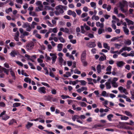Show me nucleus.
<instances>
[{"label": "nucleus", "instance_id": "obj_55", "mask_svg": "<svg viewBox=\"0 0 134 134\" xmlns=\"http://www.w3.org/2000/svg\"><path fill=\"white\" fill-rule=\"evenodd\" d=\"M119 38V36H117L116 37H114L112 38L111 39V41H114L116 40H118Z\"/></svg>", "mask_w": 134, "mask_h": 134}, {"label": "nucleus", "instance_id": "obj_4", "mask_svg": "<svg viewBox=\"0 0 134 134\" xmlns=\"http://www.w3.org/2000/svg\"><path fill=\"white\" fill-rule=\"evenodd\" d=\"M19 52L15 50L12 51L10 53V55L12 57H15L16 55H17L19 54Z\"/></svg>", "mask_w": 134, "mask_h": 134}, {"label": "nucleus", "instance_id": "obj_52", "mask_svg": "<svg viewBox=\"0 0 134 134\" xmlns=\"http://www.w3.org/2000/svg\"><path fill=\"white\" fill-rule=\"evenodd\" d=\"M102 29L101 28H99L98 29V33L99 34H102V33H103V31H102Z\"/></svg>", "mask_w": 134, "mask_h": 134}, {"label": "nucleus", "instance_id": "obj_28", "mask_svg": "<svg viewBox=\"0 0 134 134\" xmlns=\"http://www.w3.org/2000/svg\"><path fill=\"white\" fill-rule=\"evenodd\" d=\"M113 117V115L112 114H110L107 116V117L108 120L109 121L112 120L111 118Z\"/></svg>", "mask_w": 134, "mask_h": 134}, {"label": "nucleus", "instance_id": "obj_7", "mask_svg": "<svg viewBox=\"0 0 134 134\" xmlns=\"http://www.w3.org/2000/svg\"><path fill=\"white\" fill-rule=\"evenodd\" d=\"M46 88L44 87H40L38 90V92L40 93L45 94L46 93Z\"/></svg>", "mask_w": 134, "mask_h": 134}, {"label": "nucleus", "instance_id": "obj_47", "mask_svg": "<svg viewBox=\"0 0 134 134\" xmlns=\"http://www.w3.org/2000/svg\"><path fill=\"white\" fill-rule=\"evenodd\" d=\"M132 76V75L131 73L129 72L127 74V77L128 79H130L131 77Z\"/></svg>", "mask_w": 134, "mask_h": 134}, {"label": "nucleus", "instance_id": "obj_42", "mask_svg": "<svg viewBox=\"0 0 134 134\" xmlns=\"http://www.w3.org/2000/svg\"><path fill=\"white\" fill-rule=\"evenodd\" d=\"M51 92L52 94H55L57 93V90L54 89H53L52 90Z\"/></svg>", "mask_w": 134, "mask_h": 134}, {"label": "nucleus", "instance_id": "obj_17", "mask_svg": "<svg viewBox=\"0 0 134 134\" xmlns=\"http://www.w3.org/2000/svg\"><path fill=\"white\" fill-rule=\"evenodd\" d=\"M10 72L11 76L13 78V79L15 80L16 78L14 72L12 70L10 71Z\"/></svg>", "mask_w": 134, "mask_h": 134}, {"label": "nucleus", "instance_id": "obj_19", "mask_svg": "<svg viewBox=\"0 0 134 134\" xmlns=\"http://www.w3.org/2000/svg\"><path fill=\"white\" fill-rule=\"evenodd\" d=\"M2 69L4 72L7 75H8L9 74V69H7L4 68L2 67Z\"/></svg>", "mask_w": 134, "mask_h": 134}, {"label": "nucleus", "instance_id": "obj_12", "mask_svg": "<svg viewBox=\"0 0 134 134\" xmlns=\"http://www.w3.org/2000/svg\"><path fill=\"white\" fill-rule=\"evenodd\" d=\"M125 20L126 21L128 25H133L134 24V22L132 21L129 19L127 18H125Z\"/></svg>", "mask_w": 134, "mask_h": 134}, {"label": "nucleus", "instance_id": "obj_51", "mask_svg": "<svg viewBox=\"0 0 134 134\" xmlns=\"http://www.w3.org/2000/svg\"><path fill=\"white\" fill-rule=\"evenodd\" d=\"M41 83L42 85L45 86H46L48 87H50V86L47 83L44 82H42Z\"/></svg>", "mask_w": 134, "mask_h": 134}, {"label": "nucleus", "instance_id": "obj_49", "mask_svg": "<svg viewBox=\"0 0 134 134\" xmlns=\"http://www.w3.org/2000/svg\"><path fill=\"white\" fill-rule=\"evenodd\" d=\"M47 24L48 25L51 27H53L54 26V25H53L52 24L51 22L49 21H48L47 22Z\"/></svg>", "mask_w": 134, "mask_h": 134}, {"label": "nucleus", "instance_id": "obj_61", "mask_svg": "<svg viewBox=\"0 0 134 134\" xmlns=\"http://www.w3.org/2000/svg\"><path fill=\"white\" fill-rule=\"evenodd\" d=\"M16 1L18 3H20V4H22L23 2L22 0H16Z\"/></svg>", "mask_w": 134, "mask_h": 134}, {"label": "nucleus", "instance_id": "obj_53", "mask_svg": "<svg viewBox=\"0 0 134 134\" xmlns=\"http://www.w3.org/2000/svg\"><path fill=\"white\" fill-rule=\"evenodd\" d=\"M5 105L4 103L3 102H0V107H4Z\"/></svg>", "mask_w": 134, "mask_h": 134}, {"label": "nucleus", "instance_id": "obj_23", "mask_svg": "<svg viewBox=\"0 0 134 134\" xmlns=\"http://www.w3.org/2000/svg\"><path fill=\"white\" fill-rule=\"evenodd\" d=\"M77 81L80 82L82 86H85L86 85V82L85 80H77Z\"/></svg>", "mask_w": 134, "mask_h": 134}, {"label": "nucleus", "instance_id": "obj_15", "mask_svg": "<svg viewBox=\"0 0 134 134\" xmlns=\"http://www.w3.org/2000/svg\"><path fill=\"white\" fill-rule=\"evenodd\" d=\"M106 59V56L105 55H104V56H100L99 59L100 62H102Z\"/></svg>", "mask_w": 134, "mask_h": 134}, {"label": "nucleus", "instance_id": "obj_45", "mask_svg": "<svg viewBox=\"0 0 134 134\" xmlns=\"http://www.w3.org/2000/svg\"><path fill=\"white\" fill-rule=\"evenodd\" d=\"M112 67L110 65L108 66L107 68L106 71H110L111 70Z\"/></svg>", "mask_w": 134, "mask_h": 134}, {"label": "nucleus", "instance_id": "obj_24", "mask_svg": "<svg viewBox=\"0 0 134 134\" xmlns=\"http://www.w3.org/2000/svg\"><path fill=\"white\" fill-rule=\"evenodd\" d=\"M125 114L127 116H130L131 117L133 116L131 113L129 111H125Z\"/></svg>", "mask_w": 134, "mask_h": 134}, {"label": "nucleus", "instance_id": "obj_36", "mask_svg": "<svg viewBox=\"0 0 134 134\" xmlns=\"http://www.w3.org/2000/svg\"><path fill=\"white\" fill-rule=\"evenodd\" d=\"M15 62L18 65L20 66H23V64L20 62L18 61H15Z\"/></svg>", "mask_w": 134, "mask_h": 134}, {"label": "nucleus", "instance_id": "obj_46", "mask_svg": "<svg viewBox=\"0 0 134 134\" xmlns=\"http://www.w3.org/2000/svg\"><path fill=\"white\" fill-rule=\"evenodd\" d=\"M81 32L83 34L85 33V31L84 30V27L82 25L81 26Z\"/></svg>", "mask_w": 134, "mask_h": 134}, {"label": "nucleus", "instance_id": "obj_14", "mask_svg": "<svg viewBox=\"0 0 134 134\" xmlns=\"http://www.w3.org/2000/svg\"><path fill=\"white\" fill-rule=\"evenodd\" d=\"M44 99L46 100L47 101H50L51 99L53 98L52 97L48 95V96H44Z\"/></svg>", "mask_w": 134, "mask_h": 134}, {"label": "nucleus", "instance_id": "obj_34", "mask_svg": "<svg viewBox=\"0 0 134 134\" xmlns=\"http://www.w3.org/2000/svg\"><path fill=\"white\" fill-rule=\"evenodd\" d=\"M91 6L92 7H94V9L96 8V4L95 3L93 2H92L90 3Z\"/></svg>", "mask_w": 134, "mask_h": 134}, {"label": "nucleus", "instance_id": "obj_8", "mask_svg": "<svg viewBox=\"0 0 134 134\" xmlns=\"http://www.w3.org/2000/svg\"><path fill=\"white\" fill-rule=\"evenodd\" d=\"M34 46V45L33 44L30 43L27 44L26 45V47L27 50H30L33 48Z\"/></svg>", "mask_w": 134, "mask_h": 134}, {"label": "nucleus", "instance_id": "obj_57", "mask_svg": "<svg viewBox=\"0 0 134 134\" xmlns=\"http://www.w3.org/2000/svg\"><path fill=\"white\" fill-rule=\"evenodd\" d=\"M114 12L116 14H118V12L117 8L116 7H115L114 8Z\"/></svg>", "mask_w": 134, "mask_h": 134}, {"label": "nucleus", "instance_id": "obj_22", "mask_svg": "<svg viewBox=\"0 0 134 134\" xmlns=\"http://www.w3.org/2000/svg\"><path fill=\"white\" fill-rule=\"evenodd\" d=\"M105 85L107 89H110L111 88V86L110 85V83L107 82L105 83Z\"/></svg>", "mask_w": 134, "mask_h": 134}, {"label": "nucleus", "instance_id": "obj_38", "mask_svg": "<svg viewBox=\"0 0 134 134\" xmlns=\"http://www.w3.org/2000/svg\"><path fill=\"white\" fill-rule=\"evenodd\" d=\"M12 9L11 8H9L5 10V12L7 13H9L10 12H12Z\"/></svg>", "mask_w": 134, "mask_h": 134}, {"label": "nucleus", "instance_id": "obj_64", "mask_svg": "<svg viewBox=\"0 0 134 134\" xmlns=\"http://www.w3.org/2000/svg\"><path fill=\"white\" fill-rule=\"evenodd\" d=\"M88 36L89 37L91 38H92L94 37L93 35L92 34H89L88 35Z\"/></svg>", "mask_w": 134, "mask_h": 134}, {"label": "nucleus", "instance_id": "obj_35", "mask_svg": "<svg viewBox=\"0 0 134 134\" xmlns=\"http://www.w3.org/2000/svg\"><path fill=\"white\" fill-rule=\"evenodd\" d=\"M28 64L30 65V66H31V69H36L35 67H34V65L32 63L29 62L28 63Z\"/></svg>", "mask_w": 134, "mask_h": 134}, {"label": "nucleus", "instance_id": "obj_2", "mask_svg": "<svg viewBox=\"0 0 134 134\" xmlns=\"http://www.w3.org/2000/svg\"><path fill=\"white\" fill-rule=\"evenodd\" d=\"M86 51L85 50L82 53L81 55V60L84 66H86L88 64L86 60Z\"/></svg>", "mask_w": 134, "mask_h": 134}, {"label": "nucleus", "instance_id": "obj_26", "mask_svg": "<svg viewBox=\"0 0 134 134\" xmlns=\"http://www.w3.org/2000/svg\"><path fill=\"white\" fill-rule=\"evenodd\" d=\"M127 2L126 1H124L123 2V3H120V9H121L122 8H123L125 6L124 4H125Z\"/></svg>", "mask_w": 134, "mask_h": 134}, {"label": "nucleus", "instance_id": "obj_48", "mask_svg": "<svg viewBox=\"0 0 134 134\" xmlns=\"http://www.w3.org/2000/svg\"><path fill=\"white\" fill-rule=\"evenodd\" d=\"M43 69L44 70L46 71V72L45 73V74L46 75H48L49 74V72L47 68V67H44L43 68Z\"/></svg>", "mask_w": 134, "mask_h": 134}, {"label": "nucleus", "instance_id": "obj_37", "mask_svg": "<svg viewBox=\"0 0 134 134\" xmlns=\"http://www.w3.org/2000/svg\"><path fill=\"white\" fill-rule=\"evenodd\" d=\"M78 117V115H74V116H72V119L73 121H75L76 119Z\"/></svg>", "mask_w": 134, "mask_h": 134}, {"label": "nucleus", "instance_id": "obj_21", "mask_svg": "<svg viewBox=\"0 0 134 134\" xmlns=\"http://www.w3.org/2000/svg\"><path fill=\"white\" fill-rule=\"evenodd\" d=\"M21 103H15L13 104V107H18L20 106Z\"/></svg>", "mask_w": 134, "mask_h": 134}, {"label": "nucleus", "instance_id": "obj_16", "mask_svg": "<svg viewBox=\"0 0 134 134\" xmlns=\"http://www.w3.org/2000/svg\"><path fill=\"white\" fill-rule=\"evenodd\" d=\"M63 44L62 43L58 44L57 46L58 51H62Z\"/></svg>", "mask_w": 134, "mask_h": 134}, {"label": "nucleus", "instance_id": "obj_43", "mask_svg": "<svg viewBox=\"0 0 134 134\" xmlns=\"http://www.w3.org/2000/svg\"><path fill=\"white\" fill-rule=\"evenodd\" d=\"M49 69L50 70V71L49 73V75L52 77H55V76L53 74V73L52 72V71H51V68H49Z\"/></svg>", "mask_w": 134, "mask_h": 134}, {"label": "nucleus", "instance_id": "obj_56", "mask_svg": "<svg viewBox=\"0 0 134 134\" xmlns=\"http://www.w3.org/2000/svg\"><path fill=\"white\" fill-rule=\"evenodd\" d=\"M107 94L106 92L105 91H102V95L104 97H106V94Z\"/></svg>", "mask_w": 134, "mask_h": 134}, {"label": "nucleus", "instance_id": "obj_39", "mask_svg": "<svg viewBox=\"0 0 134 134\" xmlns=\"http://www.w3.org/2000/svg\"><path fill=\"white\" fill-rule=\"evenodd\" d=\"M79 103L80 104V105L82 107H86L87 105L84 102H79Z\"/></svg>", "mask_w": 134, "mask_h": 134}, {"label": "nucleus", "instance_id": "obj_18", "mask_svg": "<svg viewBox=\"0 0 134 134\" xmlns=\"http://www.w3.org/2000/svg\"><path fill=\"white\" fill-rule=\"evenodd\" d=\"M123 29H124V32L127 35H128L129 34V31L128 29L126 27H123Z\"/></svg>", "mask_w": 134, "mask_h": 134}, {"label": "nucleus", "instance_id": "obj_62", "mask_svg": "<svg viewBox=\"0 0 134 134\" xmlns=\"http://www.w3.org/2000/svg\"><path fill=\"white\" fill-rule=\"evenodd\" d=\"M132 83V82L130 80H128L127 81V85H130Z\"/></svg>", "mask_w": 134, "mask_h": 134}, {"label": "nucleus", "instance_id": "obj_63", "mask_svg": "<svg viewBox=\"0 0 134 134\" xmlns=\"http://www.w3.org/2000/svg\"><path fill=\"white\" fill-rule=\"evenodd\" d=\"M130 67L129 65H127L126 66L125 68L128 70H129L130 69Z\"/></svg>", "mask_w": 134, "mask_h": 134}, {"label": "nucleus", "instance_id": "obj_33", "mask_svg": "<svg viewBox=\"0 0 134 134\" xmlns=\"http://www.w3.org/2000/svg\"><path fill=\"white\" fill-rule=\"evenodd\" d=\"M10 118V116L6 115L2 117V119L4 120H6Z\"/></svg>", "mask_w": 134, "mask_h": 134}, {"label": "nucleus", "instance_id": "obj_32", "mask_svg": "<svg viewBox=\"0 0 134 134\" xmlns=\"http://www.w3.org/2000/svg\"><path fill=\"white\" fill-rule=\"evenodd\" d=\"M59 39L60 40V41L61 42L64 43L65 42V41L64 38L63 37H59Z\"/></svg>", "mask_w": 134, "mask_h": 134}, {"label": "nucleus", "instance_id": "obj_13", "mask_svg": "<svg viewBox=\"0 0 134 134\" xmlns=\"http://www.w3.org/2000/svg\"><path fill=\"white\" fill-rule=\"evenodd\" d=\"M33 125V123L28 122L27 123V124L26 125V127L27 129H29Z\"/></svg>", "mask_w": 134, "mask_h": 134}, {"label": "nucleus", "instance_id": "obj_1", "mask_svg": "<svg viewBox=\"0 0 134 134\" xmlns=\"http://www.w3.org/2000/svg\"><path fill=\"white\" fill-rule=\"evenodd\" d=\"M37 24L34 21H33L31 26L30 24L28 22L24 23L22 25V27L23 28H27L26 30V31L30 32L31 31L32 29L35 28V25H37Z\"/></svg>", "mask_w": 134, "mask_h": 134}, {"label": "nucleus", "instance_id": "obj_59", "mask_svg": "<svg viewBox=\"0 0 134 134\" xmlns=\"http://www.w3.org/2000/svg\"><path fill=\"white\" fill-rule=\"evenodd\" d=\"M53 32L54 33H56L58 31L57 28H54L52 29Z\"/></svg>", "mask_w": 134, "mask_h": 134}, {"label": "nucleus", "instance_id": "obj_58", "mask_svg": "<svg viewBox=\"0 0 134 134\" xmlns=\"http://www.w3.org/2000/svg\"><path fill=\"white\" fill-rule=\"evenodd\" d=\"M76 12L77 14L78 15H80L81 13V10L78 9L76 10Z\"/></svg>", "mask_w": 134, "mask_h": 134}, {"label": "nucleus", "instance_id": "obj_9", "mask_svg": "<svg viewBox=\"0 0 134 134\" xmlns=\"http://www.w3.org/2000/svg\"><path fill=\"white\" fill-rule=\"evenodd\" d=\"M125 64V63L122 61L117 62L116 63L117 66L120 67L122 66Z\"/></svg>", "mask_w": 134, "mask_h": 134}, {"label": "nucleus", "instance_id": "obj_5", "mask_svg": "<svg viewBox=\"0 0 134 134\" xmlns=\"http://www.w3.org/2000/svg\"><path fill=\"white\" fill-rule=\"evenodd\" d=\"M50 55L52 57H51V59L52 60V63L53 64L55 63L57 58V56L56 55V54L52 53H50Z\"/></svg>", "mask_w": 134, "mask_h": 134}, {"label": "nucleus", "instance_id": "obj_10", "mask_svg": "<svg viewBox=\"0 0 134 134\" xmlns=\"http://www.w3.org/2000/svg\"><path fill=\"white\" fill-rule=\"evenodd\" d=\"M104 125H103L100 124L98 123L96 124H94L92 127L93 128H97L98 127H103Z\"/></svg>", "mask_w": 134, "mask_h": 134}, {"label": "nucleus", "instance_id": "obj_27", "mask_svg": "<svg viewBox=\"0 0 134 134\" xmlns=\"http://www.w3.org/2000/svg\"><path fill=\"white\" fill-rule=\"evenodd\" d=\"M36 4L37 5L40 6V7H43V5L42 4L41 1H38L36 3Z\"/></svg>", "mask_w": 134, "mask_h": 134}, {"label": "nucleus", "instance_id": "obj_29", "mask_svg": "<svg viewBox=\"0 0 134 134\" xmlns=\"http://www.w3.org/2000/svg\"><path fill=\"white\" fill-rule=\"evenodd\" d=\"M14 122L16 123V122L15 119H13L10 121L8 124L9 125H11L13 124Z\"/></svg>", "mask_w": 134, "mask_h": 134}, {"label": "nucleus", "instance_id": "obj_3", "mask_svg": "<svg viewBox=\"0 0 134 134\" xmlns=\"http://www.w3.org/2000/svg\"><path fill=\"white\" fill-rule=\"evenodd\" d=\"M61 7H62V8L64 9H65V8H66V6H65L64 7L63 5H59L58 6H57L56 7V9L57 10H59V11H58L59 12L60 14H62L64 12V11L62 8H61Z\"/></svg>", "mask_w": 134, "mask_h": 134}, {"label": "nucleus", "instance_id": "obj_44", "mask_svg": "<svg viewBox=\"0 0 134 134\" xmlns=\"http://www.w3.org/2000/svg\"><path fill=\"white\" fill-rule=\"evenodd\" d=\"M65 122V123L68 124L69 125H71L73 126H75L76 127H78L77 125H75L72 123H71V122H68L67 121H66V122Z\"/></svg>", "mask_w": 134, "mask_h": 134}, {"label": "nucleus", "instance_id": "obj_54", "mask_svg": "<svg viewBox=\"0 0 134 134\" xmlns=\"http://www.w3.org/2000/svg\"><path fill=\"white\" fill-rule=\"evenodd\" d=\"M87 15V14L86 13H83L81 15V17L82 18H84Z\"/></svg>", "mask_w": 134, "mask_h": 134}, {"label": "nucleus", "instance_id": "obj_40", "mask_svg": "<svg viewBox=\"0 0 134 134\" xmlns=\"http://www.w3.org/2000/svg\"><path fill=\"white\" fill-rule=\"evenodd\" d=\"M43 7H41L40 6H39L37 7H36L35 9L36 11H41L42 10Z\"/></svg>", "mask_w": 134, "mask_h": 134}, {"label": "nucleus", "instance_id": "obj_31", "mask_svg": "<svg viewBox=\"0 0 134 134\" xmlns=\"http://www.w3.org/2000/svg\"><path fill=\"white\" fill-rule=\"evenodd\" d=\"M24 80L25 82H29V83H30L31 82V79L28 77L25 78Z\"/></svg>", "mask_w": 134, "mask_h": 134}, {"label": "nucleus", "instance_id": "obj_25", "mask_svg": "<svg viewBox=\"0 0 134 134\" xmlns=\"http://www.w3.org/2000/svg\"><path fill=\"white\" fill-rule=\"evenodd\" d=\"M103 47L105 49H107L108 50H109L110 49V47L108 46L107 43H104L103 44Z\"/></svg>", "mask_w": 134, "mask_h": 134}, {"label": "nucleus", "instance_id": "obj_50", "mask_svg": "<svg viewBox=\"0 0 134 134\" xmlns=\"http://www.w3.org/2000/svg\"><path fill=\"white\" fill-rule=\"evenodd\" d=\"M111 83L113 85V87H117L118 86L117 85H114V84L116 82L112 80L111 81Z\"/></svg>", "mask_w": 134, "mask_h": 134}, {"label": "nucleus", "instance_id": "obj_6", "mask_svg": "<svg viewBox=\"0 0 134 134\" xmlns=\"http://www.w3.org/2000/svg\"><path fill=\"white\" fill-rule=\"evenodd\" d=\"M87 46L90 48H92L95 47L96 45L95 42H90L87 44Z\"/></svg>", "mask_w": 134, "mask_h": 134}, {"label": "nucleus", "instance_id": "obj_30", "mask_svg": "<svg viewBox=\"0 0 134 134\" xmlns=\"http://www.w3.org/2000/svg\"><path fill=\"white\" fill-rule=\"evenodd\" d=\"M124 43L125 44L129 45H130L131 44V40L128 39Z\"/></svg>", "mask_w": 134, "mask_h": 134}, {"label": "nucleus", "instance_id": "obj_41", "mask_svg": "<svg viewBox=\"0 0 134 134\" xmlns=\"http://www.w3.org/2000/svg\"><path fill=\"white\" fill-rule=\"evenodd\" d=\"M74 72L75 74H80L81 73V71H79L77 69H76L74 70Z\"/></svg>", "mask_w": 134, "mask_h": 134}, {"label": "nucleus", "instance_id": "obj_11", "mask_svg": "<svg viewBox=\"0 0 134 134\" xmlns=\"http://www.w3.org/2000/svg\"><path fill=\"white\" fill-rule=\"evenodd\" d=\"M60 31L65 32L66 33H68L69 32V30L68 28L65 27L64 29L63 27H61L60 28Z\"/></svg>", "mask_w": 134, "mask_h": 134}, {"label": "nucleus", "instance_id": "obj_60", "mask_svg": "<svg viewBox=\"0 0 134 134\" xmlns=\"http://www.w3.org/2000/svg\"><path fill=\"white\" fill-rule=\"evenodd\" d=\"M15 43L12 42L10 43L9 44V46L11 47H14L15 46Z\"/></svg>", "mask_w": 134, "mask_h": 134}, {"label": "nucleus", "instance_id": "obj_20", "mask_svg": "<svg viewBox=\"0 0 134 134\" xmlns=\"http://www.w3.org/2000/svg\"><path fill=\"white\" fill-rule=\"evenodd\" d=\"M129 119V118L128 117L122 115L120 117V119L121 120H127Z\"/></svg>", "mask_w": 134, "mask_h": 134}]
</instances>
